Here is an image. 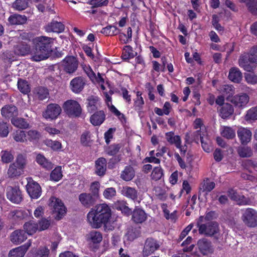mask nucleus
I'll list each match as a JSON object with an SVG mask.
<instances>
[{
  "mask_svg": "<svg viewBox=\"0 0 257 257\" xmlns=\"http://www.w3.org/2000/svg\"><path fill=\"white\" fill-rule=\"evenodd\" d=\"M54 39L46 36L36 37L33 40L34 48L31 52V59L36 62L45 60L52 52Z\"/></svg>",
  "mask_w": 257,
  "mask_h": 257,
  "instance_id": "f257e3e1",
  "label": "nucleus"
},
{
  "mask_svg": "<svg viewBox=\"0 0 257 257\" xmlns=\"http://www.w3.org/2000/svg\"><path fill=\"white\" fill-rule=\"evenodd\" d=\"M111 215V211L105 203L96 205L87 214V220L91 225L95 228L100 227L102 224L107 223Z\"/></svg>",
  "mask_w": 257,
  "mask_h": 257,
  "instance_id": "f03ea898",
  "label": "nucleus"
},
{
  "mask_svg": "<svg viewBox=\"0 0 257 257\" xmlns=\"http://www.w3.org/2000/svg\"><path fill=\"white\" fill-rule=\"evenodd\" d=\"M204 217L201 216L197 223L200 234L211 236L218 233L219 228L218 223L216 222L210 221L205 223H202Z\"/></svg>",
  "mask_w": 257,
  "mask_h": 257,
  "instance_id": "7ed1b4c3",
  "label": "nucleus"
},
{
  "mask_svg": "<svg viewBox=\"0 0 257 257\" xmlns=\"http://www.w3.org/2000/svg\"><path fill=\"white\" fill-rule=\"evenodd\" d=\"M241 220L247 227L254 228L257 227V211L251 208H247L241 210Z\"/></svg>",
  "mask_w": 257,
  "mask_h": 257,
  "instance_id": "20e7f679",
  "label": "nucleus"
},
{
  "mask_svg": "<svg viewBox=\"0 0 257 257\" xmlns=\"http://www.w3.org/2000/svg\"><path fill=\"white\" fill-rule=\"evenodd\" d=\"M49 205L53 213H56V219L60 220L66 213V208L61 200L55 197H52L49 200Z\"/></svg>",
  "mask_w": 257,
  "mask_h": 257,
  "instance_id": "39448f33",
  "label": "nucleus"
},
{
  "mask_svg": "<svg viewBox=\"0 0 257 257\" xmlns=\"http://www.w3.org/2000/svg\"><path fill=\"white\" fill-rule=\"evenodd\" d=\"M160 246L158 241L152 237L148 238L145 241L142 251L143 257H148L158 250Z\"/></svg>",
  "mask_w": 257,
  "mask_h": 257,
  "instance_id": "423d86ee",
  "label": "nucleus"
},
{
  "mask_svg": "<svg viewBox=\"0 0 257 257\" xmlns=\"http://www.w3.org/2000/svg\"><path fill=\"white\" fill-rule=\"evenodd\" d=\"M64 111L69 115L79 116L81 113V108L80 104L76 101L69 100L66 101L63 105Z\"/></svg>",
  "mask_w": 257,
  "mask_h": 257,
  "instance_id": "0eeeda50",
  "label": "nucleus"
},
{
  "mask_svg": "<svg viewBox=\"0 0 257 257\" xmlns=\"http://www.w3.org/2000/svg\"><path fill=\"white\" fill-rule=\"evenodd\" d=\"M239 66L245 71H252L255 67L256 63L248 54L242 55L238 59Z\"/></svg>",
  "mask_w": 257,
  "mask_h": 257,
  "instance_id": "6e6552de",
  "label": "nucleus"
},
{
  "mask_svg": "<svg viewBox=\"0 0 257 257\" xmlns=\"http://www.w3.org/2000/svg\"><path fill=\"white\" fill-rule=\"evenodd\" d=\"M6 192L7 198L12 202L19 204L22 201L23 196L19 187L8 186Z\"/></svg>",
  "mask_w": 257,
  "mask_h": 257,
  "instance_id": "1a4fd4ad",
  "label": "nucleus"
},
{
  "mask_svg": "<svg viewBox=\"0 0 257 257\" xmlns=\"http://www.w3.org/2000/svg\"><path fill=\"white\" fill-rule=\"evenodd\" d=\"M26 189L28 193L32 199H38L42 193V189L40 185L32 179H29Z\"/></svg>",
  "mask_w": 257,
  "mask_h": 257,
  "instance_id": "9d476101",
  "label": "nucleus"
},
{
  "mask_svg": "<svg viewBox=\"0 0 257 257\" xmlns=\"http://www.w3.org/2000/svg\"><path fill=\"white\" fill-rule=\"evenodd\" d=\"M61 107L57 104L51 103L47 105L43 116L46 119H56L61 113Z\"/></svg>",
  "mask_w": 257,
  "mask_h": 257,
  "instance_id": "9b49d317",
  "label": "nucleus"
},
{
  "mask_svg": "<svg viewBox=\"0 0 257 257\" xmlns=\"http://www.w3.org/2000/svg\"><path fill=\"white\" fill-rule=\"evenodd\" d=\"M62 66L65 71L71 74L74 73L77 70L78 62L75 57L68 56L62 61Z\"/></svg>",
  "mask_w": 257,
  "mask_h": 257,
  "instance_id": "f8f14e48",
  "label": "nucleus"
},
{
  "mask_svg": "<svg viewBox=\"0 0 257 257\" xmlns=\"http://www.w3.org/2000/svg\"><path fill=\"white\" fill-rule=\"evenodd\" d=\"M197 245L199 250L203 255H207L213 251L211 241L206 238L203 237L199 239Z\"/></svg>",
  "mask_w": 257,
  "mask_h": 257,
  "instance_id": "ddd939ff",
  "label": "nucleus"
},
{
  "mask_svg": "<svg viewBox=\"0 0 257 257\" xmlns=\"http://www.w3.org/2000/svg\"><path fill=\"white\" fill-rule=\"evenodd\" d=\"M1 114L6 119H11L17 116L18 110L17 107L13 104H7L1 109Z\"/></svg>",
  "mask_w": 257,
  "mask_h": 257,
  "instance_id": "4468645a",
  "label": "nucleus"
},
{
  "mask_svg": "<svg viewBox=\"0 0 257 257\" xmlns=\"http://www.w3.org/2000/svg\"><path fill=\"white\" fill-rule=\"evenodd\" d=\"M147 214L141 208L136 207L132 212V220L137 224L144 222L147 219Z\"/></svg>",
  "mask_w": 257,
  "mask_h": 257,
  "instance_id": "2eb2a0df",
  "label": "nucleus"
},
{
  "mask_svg": "<svg viewBox=\"0 0 257 257\" xmlns=\"http://www.w3.org/2000/svg\"><path fill=\"white\" fill-rule=\"evenodd\" d=\"M85 84V80L83 77H75L71 81V89L75 93H79L83 89Z\"/></svg>",
  "mask_w": 257,
  "mask_h": 257,
  "instance_id": "dca6fc26",
  "label": "nucleus"
},
{
  "mask_svg": "<svg viewBox=\"0 0 257 257\" xmlns=\"http://www.w3.org/2000/svg\"><path fill=\"white\" fill-rule=\"evenodd\" d=\"M27 238V235L23 230L18 229L13 231L10 235V240L15 244H19Z\"/></svg>",
  "mask_w": 257,
  "mask_h": 257,
  "instance_id": "f3484780",
  "label": "nucleus"
},
{
  "mask_svg": "<svg viewBox=\"0 0 257 257\" xmlns=\"http://www.w3.org/2000/svg\"><path fill=\"white\" fill-rule=\"evenodd\" d=\"M86 107L87 110L92 113L100 107V99L98 97L91 95L86 99Z\"/></svg>",
  "mask_w": 257,
  "mask_h": 257,
  "instance_id": "a211bd4d",
  "label": "nucleus"
},
{
  "mask_svg": "<svg viewBox=\"0 0 257 257\" xmlns=\"http://www.w3.org/2000/svg\"><path fill=\"white\" fill-rule=\"evenodd\" d=\"M30 245V242H27L23 245L11 250L9 253V257H24Z\"/></svg>",
  "mask_w": 257,
  "mask_h": 257,
  "instance_id": "6ab92c4d",
  "label": "nucleus"
},
{
  "mask_svg": "<svg viewBox=\"0 0 257 257\" xmlns=\"http://www.w3.org/2000/svg\"><path fill=\"white\" fill-rule=\"evenodd\" d=\"M64 25L61 22L53 20L45 27V30L47 32H54L60 33L64 30Z\"/></svg>",
  "mask_w": 257,
  "mask_h": 257,
  "instance_id": "aec40b11",
  "label": "nucleus"
},
{
  "mask_svg": "<svg viewBox=\"0 0 257 257\" xmlns=\"http://www.w3.org/2000/svg\"><path fill=\"white\" fill-rule=\"evenodd\" d=\"M79 200L82 205L86 208L93 206L97 201L91 195L86 193L80 194L79 196Z\"/></svg>",
  "mask_w": 257,
  "mask_h": 257,
  "instance_id": "412c9836",
  "label": "nucleus"
},
{
  "mask_svg": "<svg viewBox=\"0 0 257 257\" xmlns=\"http://www.w3.org/2000/svg\"><path fill=\"white\" fill-rule=\"evenodd\" d=\"M237 133L241 144H246L250 141L252 133L249 130L243 127L239 128Z\"/></svg>",
  "mask_w": 257,
  "mask_h": 257,
  "instance_id": "4be33fe9",
  "label": "nucleus"
},
{
  "mask_svg": "<svg viewBox=\"0 0 257 257\" xmlns=\"http://www.w3.org/2000/svg\"><path fill=\"white\" fill-rule=\"evenodd\" d=\"M105 119V114L103 110H99L94 113L90 117V121L94 126L100 125Z\"/></svg>",
  "mask_w": 257,
  "mask_h": 257,
  "instance_id": "5701e85b",
  "label": "nucleus"
},
{
  "mask_svg": "<svg viewBox=\"0 0 257 257\" xmlns=\"http://www.w3.org/2000/svg\"><path fill=\"white\" fill-rule=\"evenodd\" d=\"M14 52L16 55L24 56L31 52V47L25 42L18 44L14 47Z\"/></svg>",
  "mask_w": 257,
  "mask_h": 257,
  "instance_id": "b1692460",
  "label": "nucleus"
},
{
  "mask_svg": "<svg viewBox=\"0 0 257 257\" xmlns=\"http://www.w3.org/2000/svg\"><path fill=\"white\" fill-rule=\"evenodd\" d=\"M248 101L249 97L245 93L236 95L234 96L231 100V102L238 107L245 106L248 103Z\"/></svg>",
  "mask_w": 257,
  "mask_h": 257,
  "instance_id": "393cba45",
  "label": "nucleus"
},
{
  "mask_svg": "<svg viewBox=\"0 0 257 257\" xmlns=\"http://www.w3.org/2000/svg\"><path fill=\"white\" fill-rule=\"evenodd\" d=\"M106 160L104 158L101 157L95 161V173L98 176H103L106 170Z\"/></svg>",
  "mask_w": 257,
  "mask_h": 257,
  "instance_id": "a878e982",
  "label": "nucleus"
},
{
  "mask_svg": "<svg viewBox=\"0 0 257 257\" xmlns=\"http://www.w3.org/2000/svg\"><path fill=\"white\" fill-rule=\"evenodd\" d=\"M24 173V171L16 163H12L10 165L7 172V175L9 178H14L20 176Z\"/></svg>",
  "mask_w": 257,
  "mask_h": 257,
  "instance_id": "bb28decb",
  "label": "nucleus"
},
{
  "mask_svg": "<svg viewBox=\"0 0 257 257\" xmlns=\"http://www.w3.org/2000/svg\"><path fill=\"white\" fill-rule=\"evenodd\" d=\"M228 79L234 83H239L242 78V73L237 67H232L230 69Z\"/></svg>",
  "mask_w": 257,
  "mask_h": 257,
  "instance_id": "cd10ccee",
  "label": "nucleus"
},
{
  "mask_svg": "<svg viewBox=\"0 0 257 257\" xmlns=\"http://www.w3.org/2000/svg\"><path fill=\"white\" fill-rule=\"evenodd\" d=\"M121 194L125 197L134 201L138 199V191L133 187L129 186H123L121 190Z\"/></svg>",
  "mask_w": 257,
  "mask_h": 257,
  "instance_id": "c85d7f7f",
  "label": "nucleus"
},
{
  "mask_svg": "<svg viewBox=\"0 0 257 257\" xmlns=\"http://www.w3.org/2000/svg\"><path fill=\"white\" fill-rule=\"evenodd\" d=\"M24 231L28 235H33L39 229L38 223L34 220L26 222L23 225Z\"/></svg>",
  "mask_w": 257,
  "mask_h": 257,
  "instance_id": "c756f323",
  "label": "nucleus"
},
{
  "mask_svg": "<svg viewBox=\"0 0 257 257\" xmlns=\"http://www.w3.org/2000/svg\"><path fill=\"white\" fill-rule=\"evenodd\" d=\"M135 176V171L131 166H126L121 172L120 178L124 181H129L132 180Z\"/></svg>",
  "mask_w": 257,
  "mask_h": 257,
  "instance_id": "7c9ffc66",
  "label": "nucleus"
},
{
  "mask_svg": "<svg viewBox=\"0 0 257 257\" xmlns=\"http://www.w3.org/2000/svg\"><path fill=\"white\" fill-rule=\"evenodd\" d=\"M141 228L140 227L130 226L127 229V232L125 233V237L128 240L133 241L138 237L140 234Z\"/></svg>",
  "mask_w": 257,
  "mask_h": 257,
  "instance_id": "2f4dec72",
  "label": "nucleus"
},
{
  "mask_svg": "<svg viewBox=\"0 0 257 257\" xmlns=\"http://www.w3.org/2000/svg\"><path fill=\"white\" fill-rule=\"evenodd\" d=\"M165 138L170 145H174L176 147H179L180 143H181L180 137L175 135L173 132L166 133L165 134Z\"/></svg>",
  "mask_w": 257,
  "mask_h": 257,
  "instance_id": "473e14b6",
  "label": "nucleus"
},
{
  "mask_svg": "<svg viewBox=\"0 0 257 257\" xmlns=\"http://www.w3.org/2000/svg\"><path fill=\"white\" fill-rule=\"evenodd\" d=\"M220 116L222 118H226L232 115L234 112L232 106L228 103L224 104L219 110Z\"/></svg>",
  "mask_w": 257,
  "mask_h": 257,
  "instance_id": "72a5a7b5",
  "label": "nucleus"
},
{
  "mask_svg": "<svg viewBox=\"0 0 257 257\" xmlns=\"http://www.w3.org/2000/svg\"><path fill=\"white\" fill-rule=\"evenodd\" d=\"M8 20L12 25H22L27 22V19L24 15L14 14L11 15Z\"/></svg>",
  "mask_w": 257,
  "mask_h": 257,
  "instance_id": "f704fd0d",
  "label": "nucleus"
},
{
  "mask_svg": "<svg viewBox=\"0 0 257 257\" xmlns=\"http://www.w3.org/2000/svg\"><path fill=\"white\" fill-rule=\"evenodd\" d=\"M36 161L40 165L47 170H51L53 167V164L41 154H38L37 156Z\"/></svg>",
  "mask_w": 257,
  "mask_h": 257,
  "instance_id": "c9c22d12",
  "label": "nucleus"
},
{
  "mask_svg": "<svg viewBox=\"0 0 257 257\" xmlns=\"http://www.w3.org/2000/svg\"><path fill=\"white\" fill-rule=\"evenodd\" d=\"M102 239V234L100 232L93 230L90 231L87 235V240L93 243H98Z\"/></svg>",
  "mask_w": 257,
  "mask_h": 257,
  "instance_id": "e433bc0d",
  "label": "nucleus"
},
{
  "mask_svg": "<svg viewBox=\"0 0 257 257\" xmlns=\"http://www.w3.org/2000/svg\"><path fill=\"white\" fill-rule=\"evenodd\" d=\"M17 85L20 92L24 94H28L31 91L30 86L26 80L19 79Z\"/></svg>",
  "mask_w": 257,
  "mask_h": 257,
  "instance_id": "4c0bfd02",
  "label": "nucleus"
},
{
  "mask_svg": "<svg viewBox=\"0 0 257 257\" xmlns=\"http://www.w3.org/2000/svg\"><path fill=\"white\" fill-rule=\"evenodd\" d=\"M30 0H16L12 4V7L15 10L21 11L29 7Z\"/></svg>",
  "mask_w": 257,
  "mask_h": 257,
  "instance_id": "58836bf2",
  "label": "nucleus"
},
{
  "mask_svg": "<svg viewBox=\"0 0 257 257\" xmlns=\"http://www.w3.org/2000/svg\"><path fill=\"white\" fill-rule=\"evenodd\" d=\"M100 33L105 36H115L119 33V30L114 26L108 25L102 28Z\"/></svg>",
  "mask_w": 257,
  "mask_h": 257,
  "instance_id": "ea45409f",
  "label": "nucleus"
},
{
  "mask_svg": "<svg viewBox=\"0 0 257 257\" xmlns=\"http://www.w3.org/2000/svg\"><path fill=\"white\" fill-rule=\"evenodd\" d=\"M12 123L15 126L20 128H27L29 127V123L25 119L15 117L11 119Z\"/></svg>",
  "mask_w": 257,
  "mask_h": 257,
  "instance_id": "a19ab883",
  "label": "nucleus"
},
{
  "mask_svg": "<svg viewBox=\"0 0 257 257\" xmlns=\"http://www.w3.org/2000/svg\"><path fill=\"white\" fill-rule=\"evenodd\" d=\"M237 153L239 156L242 158H248L252 155L251 149L247 146H240L237 149Z\"/></svg>",
  "mask_w": 257,
  "mask_h": 257,
  "instance_id": "79ce46f5",
  "label": "nucleus"
},
{
  "mask_svg": "<svg viewBox=\"0 0 257 257\" xmlns=\"http://www.w3.org/2000/svg\"><path fill=\"white\" fill-rule=\"evenodd\" d=\"M100 188V184L98 182L95 181L91 184L90 187V193H89L93 196L97 200L99 199V190Z\"/></svg>",
  "mask_w": 257,
  "mask_h": 257,
  "instance_id": "37998d69",
  "label": "nucleus"
},
{
  "mask_svg": "<svg viewBox=\"0 0 257 257\" xmlns=\"http://www.w3.org/2000/svg\"><path fill=\"white\" fill-rule=\"evenodd\" d=\"M14 139L18 142H26L27 141L26 132L24 131L18 130L13 135Z\"/></svg>",
  "mask_w": 257,
  "mask_h": 257,
  "instance_id": "c03bdc74",
  "label": "nucleus"
},
{
  "mask_svg": "<svg viewBox=\"0 0 257 257\" xmlns=\"http://www.w3.org/2000/svg\"><path fill=\"white\" fill-rule=\"evenodd\" d=\"M215 186L214 182L209 181V179L204 180L202 186L200 187V192H210L215 188Z\"/></svg>",
  "mask_w": 257,
  "mask_h": 257,
  "instance_id": "a18cd8bd",
  "label": "nucleus"
},
{
  "mask_svg": "<svg viewBox=\"0 0 257 257\" xmlns=\"http://www.w3.org/2000/svg\"><path fill=\"white\" fill-rule=\"evenodd\" d=\"M14 163H16V165L24 171V169L25 168L27 164L26 155L22 154H18Z\"/></svg>",
  "mask_w": 257,
  "mask_h": 257,
  "instance_id": "49530a36",
  "label": "nucleus"
},
{
  "mask_svg": "<svg viewBox=\"0 0 257 257\" xmlns=\"http://www.w3.org/2000/svg\"><path fill=\"white\" fill-rule=\"evenodd\" d=\"M9 123L3 120H0V137L5 138L9 133Z\"/></svg>",
  "mask_w": 257,
  "mask_h": 257,
  "instance_id": "de8ad7c7",
  "label": "nucleus"
},
{
  "mask_svg": "<svg viewBox=\"0 0 257 257\" xmlns=\"http://www.w3.org/2000/svg\"><path fill=\"white\" fill-rule=\"evenodd\" d=\"M36 95L41 100H44L49 97L48 90L45 87H40L36 89Z\"/></svg>",
  "mask_w": 257,
  "mask_h": 257,
  "instance_id": "09e8293b",
  "label": "nucleus"
},
{
  "mask_svg": "<svg viewBox=\"0 0 257 257\" xmlns=\"http://www.w3.org/2000/svg\"><path fill=\"white\" fill-rule=\"evenodd\" d=\"M28 139L31 142H37L41 137V134L36 130H31L26 132Z\"/></svg>",
  "mask_w": 257,
  "mask_h": 257,
  "instance_id": "8fccbe9b",
  "label": "nucleus"
},
{
  "mask_svg": "<svg viewBox=\"0 0 257 257\" xmlns=\"http://www.w3.org/2000/svg\"><path fill=\"white\" fill-rule=\"evenodd\" d=\"M49 249L45 247H40L36 249L34 252V257H48Z\"/></svg>",
  "mask_w": 257,
  "mask_h": 257,
  "instance_id": "3c124183",
  "label": "nucleus"
},
{
  "mask_svg": "<svg viewBox=\"0 0 257 257\" xmlns=\"http://www.w3.org/2000/svg\"><path fill=\"white\" fill-rule=\"evenodd\" d=\"M62 174L61 171V167L58 166L56 167L51 172L50 174V178L54 181H58L61 179Z\"/></svg>",
  "mask_w": 257,
  "mask_h": 257,
  "instance_id": "603ef678",
  "label": "nucleus"
},
{
  "mask_svg": "<svg viewBox=\"0 0 257 257\" xmlns=\"http://www.w3.org/2000/svg\"><path fill=\"white\" fill-rule=\"evenodd\" d=\"M2 161L5 163H9L14 160V156L11 151H3L1 153Z\"/></svg>",
  "mask_w": 257,
  "mask_h": 257,
  "instance_id": "864d4df0",
  "label": "nucleus"
},
{
  "mask_svg": "<svg viewBox=\"0 0 257 257\" xmlns=\"http://www.w3.org/2000/svg\"><path fill=\"white\" fill-rule=\"evenodd\" d=\"M246 121L257 119V107H254L249 109L245 116Z\"/></svg>",
  "mask_w": 257,
  "mask_h": 257,
  "instance_id": "5fc2aeb1",
  "label": "nucleus"
},
{
  "mask_svg": "<svg viewBox=\"0 0 257 257\" xmlns=\"http://www.w3.org/2000/svg\"><path fill=\"white\" fill-rule=\"evenodd\" d=\"M246 5L249 12L252 15H257V0H248Z\"/></svg>",
  "mask_w": 257,
  "mask_h": 257,
  "instance_id": "6e6d98bb",
  "label": "nucleus"
},
{
  "mask_svg": "<svg viewBox=\"0 0 257 257\" xmlns=\"http://www.w3.org/2000/svg\"><path fill=\"white\" fill-rule=\"evenodd\" d=\"M221 135L227 139H233L235 136L234 131L231 127L228 126L224 127L221 132Z\"/></svg>",
  "mask_w": 257,
  "mask_h": 257,
  "instance_id": "4d7b16f0",
  "label": "nucleus"
},
{
  "mask_svg": "<svg viewBox=\"0 0 257 257\" xmlns=\"http://www.w3.org/2000/svg\"><path fill=\"white\" fill-rule=\"evenodd\" d=\"M236 203L239 205H251L253 201L250 198L240 195Z\"/></svg>",
  "mask_w": 257,
  "mask_h": 257,
  "instance_id": "13d9d810",
  "label": "nucleus"
},
{
  "mask_svg": "<svg viewBox=\"0 0 257 257\" xmlns=\"http://www.w3.org/2000/svg\"><path fill=\"white\" fill-rule=\"evenodd\" d=\"M83 69L91 81L92 82H94V80L96 79V75L90 66L84 65L83 66Z\"/></svg>",
  "mask_w": 257,
  "mask_h": 257,
  "instance_id": "bf43d9fd",
  "label": "nucleus"
},
{
  "mask_svg": "<svg viewBox=\"0 0 257 257\" xmlns=\"http://www.w3.org/2000/svg\"><path fill=\"white\" fill-rule=\"evenodd\" d=\"M163 170L159 167H155L152 173V178L156 181L160 179L163 176Z\"/></svg>",
  "mask_w": 257,
  "mask_h": 257,
  "instance_id": "052dcab7",
  "label": "nucleus"
},
{
  "mask_svg": "<svg viewBox=\"0 0 257 257\" xmlns=\"http://www.w3.org/2000/svg\"><path fill=\"white\" fill-rule=\"evenodd\" d=\"M45 144L49 147L51 148L53 150H58L61 148V144L58 141L47 140L45 142Z\"/></svg>",
  "mask_w": 257,
  "mask_h": 257,
  "instance_id": "680f3d73",
  "label": "nucleus"
},
{
  "mask_svg": "<svg viewBox=\"0 0 257 257\" xmlns=\"http://www.w3.org/2000/svg\"><path fill=\"white\" fill-rule=\"evenodd\" d=\"M120 144H113L109 146L107 149V154L110 156H113L116 154L121 148Z\"/></svg>",
  "mask_w": 257,
  "mask_h": 257,
  "instance_id": "e2e57ef3",
  "label": "nucleus"
},
{
  "mask_svg": "<svg viewBox=\"0 0 257 257\" xmlns=\"http://www.w3.org/2000/svg\"><path fill=\"white\" fill-rule=\"evenodd\" d=\"M116 190L113 187L107 188L104 190L103 193L104 197L108 199H110L116 195Z\"/></svg>",
  "mask_w": 257,
  "mask_h": 257,
  "instance_id": "0e129e2a",
  "label": "nucleus"
},
{
  "mask_svg": "<svg viewBox=\"0 0 257 257\" xmlns=\"http://www.w3.org/2000/svg\"><path fill=\"white\" fill-rule=\"evenodd\" d=\"M80 142L84 146H89L90 142V134L89 132L86 131L82 134L80 138Z\"/></svg>",
  "mask_w": 257,
  "mask_h": 257,
  "instance_id": "69168bd1",
  "label": "nucleus"
},
{
  "mask_svg": "<svg viewBox=\"0 0 257 257\" xmlns=\"http://www.w3.org/2000/svg\"><path fill=\"white\" fill-rule=\"evenodd\" d=\"M39 231H42L47 229L50 225L49 220L46 218H43L39 221Z\"/></svg>",
  "mask_w": 257,
  "mask_h": 257,
  "instance_id": "338daca9",
  "label": "nucleus"
},
{
  "mask_svg": "<svg viewBox=\"0 0 257 257\" xmlns=\"http://www.w3.org/2000/svg\"><path fill=\"white\" fill-rule=\"evenodd\" d=\"M245 79L248 83L254 84L257 83V76L252 73L245 74Z\"/></svg>",
  "mask_w": 257,
  "mask_h": 257,
  "instance_id": "774afa93",
  "label": "nucleus"
}]
</instances>
